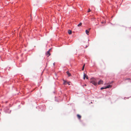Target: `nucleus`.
I'll use <instances>...</instances> for the list:
<instances>
[{
    "label": "nucleus",
    "instance_id": "obj_1",
    "mask_svg": "<svg viewBox=\"0 0 131 131\" xmlns=\"http://www.w3.org/2000/svg\"><path fill=\"white\" fill-rule=\"evenodd\" d=\"M91 83H92L94 85H96L97 84L100 85L103 83V81L102 80H100L97 83V81L95 79H93L91 81Z\"/></svg>",
    "mask_w": 131,
    "mask_h": 131
},
{
    "label": "nucleus",
    "instance_id": "obj_2",
    "mask_svg": "<svg viewBox=\"0 0 131 131\" xmlns=\"http://www.w3.org/2000/svg\"><path fill=\"white\" fill-rule=\"evenodd\" d=\"M49 50L48 51H47V53H46V55L48 56V57L50 55V53L49 52Z\"/></svg>",
    "mask_w": 131,
    "mask_h": 131
},
{
    "label": "nucleus",
    "instance_id": "obj_3",
    "mask_svg": "<svg viewBox=\"0 0 131 131\" xmlns=\"http://www.w3.org/2000/svg\"><path fill=\"white\" fill-rule=\"evenodd\" d=\"M66 73L68 75V77H70L71 75V74L69 72V71H67L66 72Z\"/></svg>",
    "mask_w": 131,
    "mask_h": 131
},
{
    "label": "nucleus",
    "instance_id": "obj_4",
    "mask_svg": "<svg viewBox=\"0 0 131 131\" xmlns=\"http://www.w3.org/2000/svg\"><path fill=\"white\" fill-rule=\"evenodd\" d=\"M111 87H112L111 85H108L107 86L105 87H106V89L110 88Z\"/></svg>",
    "mask_w": 131,
    "mask_h": 131
},
{
    "label": "nucleus",
    "instance_id": "obj_5",
    "mask_svg": "<svg viewBox=\"0 0 131 131\" xmlns=\"http://www.w3.org/2000/svg\"><path fill=\"white\" fill-rule=\"evenodd\" d=\"M68 33L70 35L72 34V31L70 30H69L68 31Z\"/></svg>",
    "mask_w": 131,
    "mask_h": 131
},
{
    "label": "nucleus",
    "instance_id": "obj_6",
    "mask_svg": "<svg viewBox=\"0 0 131 131\" xmlns=\"http://www.w3.org/2000/svg\"><path fill=\"white\" fill-rule=\"evenodd\" d=\"M77 116L79 119H80L81 117V116L79 114L77 115Z\"/></svg>",
    "mask_w": 131,
    "mask_h": 131
},
{
    "label": "nucleus",
    "instance_id": "obj_7",
    "mask_svg": "<svg viewBox=\"0 0 131 131\" xmlns=\"http://www.w3.org/2000/svg\"><path fill=\"white\" fill-rule=\"evenodd\" d=\"M85 32L88 35H89V31H88V30H85Z\"/></svg>",
    "mask_w": 131,
    "mask_h": 131
},
{
    "label": "nucleus",
    "instance_id": "obj_8",
    "mask_svg": "<svg viewBox=\"0 0 131 131\" xmlns=\"http://www.w3.org/2000/svg\"><path fill=\"white\" fill-rule=\"evenodd\" d=\"M82 25V23H80L78 25V27H80Z\"/></svg>",
    "mask_w": 131,
    "mask_h": 131
},
{
    "label": "nucleus",
    "instance_id": "obj_9",
    "mask_svg": "<svg viewBox=\"0 0 131 131\" xmlns=\"http://www.w3.org/2000/svg\"><path fill=\"white\" fill-rule=\"evenodd\" d=\"M85 74L84 73L83 77V79H85Z\"/></svg>",
    "mask_w": 131,
    "mask_h": 131
},
{
    "label": "nucleus",
    "instance_id": "obj_10",
    "mask_svg": "<svg viewBox=\"0 0 131 131\" xmlns=\"http://www.w3.org/2000/svg\"><path fill=\"white\" fill-rule=\"evenodd\" d=\"M104 89H106V87H102L101 88V90H102Z\"/></svg>",
    "mask_w": 131,
    "mask_h": 131
},
{
    "label": "nucleus",
    "instance_id": "obj_11",
    "mask_svg": "<svg viewBox=\"0 0 131 131\" xmlns=\"http://www.w3.org/2000/svg\"><path fill=\"white\" fill-rule=\"evenodd\" d=\"M85 78H86V79H88V76L86 75H85Z\"/></svg>",
    "mask_w": 131,
    "mask_h": 131
},
{
    "label": "nucleus",
    "instance_id": "obj_12",
    "mask_svg": "<svg viewBox=\"0 0 131 131\" xmlns=\"http://www.w3.org/2000/svg\"><path fill=\"white\" fill-rule=\"evenodd\" d=\"M84 66H85V64L83 66V67L82 68V70H84Z\"/></svg>",
    "mask_w": 131,
    "mask_h": 131
},
{
    "label": "nucleus",
    "instance_id": "obj_13",
    "mask_svg": "<svg viewBox=\"0 0 131 131\" xmlns=\"http://www.w3.org/2000/svg\"><path fill=\"white\" fill-rule=\"evenodd\" d=\"M67 83V84H68V85H69V83H68V82H66V81H65V82H64V84H65V83Z\"/></svg>",
    "mask_w": 131,
    "mask_h": 131
},
{
    "label": "nucleus",
    "instance_id": "obj_14",
    "mask_svg": "<svg viewBox=\"0 0 131 131\" xmlns=\"http://www.w3.org/2000/svg\"><path fill=\"white\" fill-rule=\"evenodd\" d=\"M91 11V10H90V9H89V10L88 11V12H90V11Z\"/></svg>",
    "mask_w": 131,
    "mask_h": 131
},
{
    "label": "nucleus",
    "instance_id": "obj_15",
    "mask_svg": "<svg viewBox=\"0 0 131 131\" xmlns=\"http://www.w3.org/2000/svg\"><path fill=\"white\" fill-rule=\"evenodd\" d=\"M91 28H90L89 29V30H90V29Z\"/></svg>",
    "mask_w": 131,
    "mask_h": 131
},
{
    "label": "nucleus",
    "instance_id": "obj_16",
    "mask_svg": "<svg viewBox=\"0 0 131 131\" xmlns=\"http://www.w3.org/2000/svg\"><path fill=\"white\" fill-rule=\"evenodd\" d=\"M53 64L54 65V63Z\"/></svg>",
    "mask_w": 131,
    "mask_h": 131
},
{
    "label": "nucleus",
    "instance_id": "obj_17",
    "mask_svg": "<svg viewBox=\"0 0 131 131\" xmlns=\"http://www.w3.org/2000/svg\"><path fill=\"white\" fill-rule=\"evenodd\" d=\"M85 86H86V85H85Z\"/></svg>",
    "mask_w": 131,
    "mask_h": 131
}]
</instances>
